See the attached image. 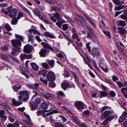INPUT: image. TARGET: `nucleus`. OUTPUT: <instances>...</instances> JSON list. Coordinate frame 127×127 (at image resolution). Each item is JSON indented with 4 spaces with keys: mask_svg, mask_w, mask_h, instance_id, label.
Instances as JSON below:
<instances>
[{
    "mask_svg": "<svg viewBox=\"0 0 127 127\" xmlns=\"http://www.w3.org/2000/svg\"><path fill=\"white\" fill-rule=\"evenodd\" d=\"M15 37L16 38L19 39L20 40L17 39H12L11 40L12 46L15 47L12 49L11 52V54L13 55H16L15 52L20 51L21 45L20 41H23V39L25 37L24 36L18 34H16Z\"/></svg>",
    "mask_w": 127,
    "mask_h": 127,
    "instance_id": "f257e3e1",
    "label": "nucleus"
},
{
    "mask_svg": "<svg viewBox=\"0 0 127 127\" xmlns=\"http://www.w3.org/2000/svg\"><path fill=\"white\" fill-rule=\"evenodd\" d=\"M2 11L6 15L10 16L11 18L16 17L17 15V10L15 9H11L10 6L6 8H3L2 9Z\"/></svg>",
    "mask_w": 127,
    "mask_h": 127,
    "instance_id": "f03ea898",
    "label": "nucleus"
},
{
    "mask_svg": "<svg viewBox=\"0 0 127 127\" xmlns=\"http://www.w3.org/2000/svg\"><path fill=\"white\" fill-rule=\"evenodd\" d=\"M20 95L18 96L19 99L23 101H27L29 98V95L30 93V91L27 90L20 91H19Z\"/></svg>",
    "mask_w": 127,
    "mask_h": 127,
    "instance_id": "7ed1b4c3",
    "label": "nucleus"
},
{
    "mask_svg": "<svg viewBox=\"0 0 127 127\" xmlns=\"http://www.w3.org/2000/svg\"><path fill=\"white\" fill-rule=\"evenodd\" d=\"M114 111L113 110L105 111L101 115V118L103 119L107 117L109 120H111L114 118Z\"/></svg>",
    "mask_w": 127,
    "mask_h": 127,
    "instance_id": "20e7f679",
    "label": "nucleus"
},
{
    "mask_svg": "<svg viewBox=\"0 0 127 127\" xmlns=\"http://www.w3.org/2000/svg\"><path fill=\"white\" fill-rule=\"evenodd\" d=\"M91 51V55L93 57H99L100 56V51L97 48L94 47L92 48Z\"/></svg>",
    "mask_w": 127,
    "mask_h": 127,
    "instance_id": "39448f33",
    "label": "nucleus"
},
{
    "mask_svg": "<svg viewBox=\"0 0 127 127\" xmlns=\"http://www.w3.org/2000/svg\"><path fill=\"white\" fill-rule=\"evenodd\" d=\"M33 47L31 45L27 44L24 47V52L26 53H30L32 51Z\"/></svg>",
    "mask_w": 127,
    "mask_h": 127,
    "instance_id": "423d86ee",
    "label": "nucleus"
},
{
    "mask_svg": "<svg viewBox=\"0 0 127 127\" xmlns=\"http://www.w3.org/2000/svg\"><path fill=\"white\" fill-rule=\"evenodd\" d=\"M47 78L49 81H53L55 80V76L52 72H49L47 75Z\"/></svg>",
    "mask_w": 127,
    "mask_h": 127,
    "instance_id": "0eeeda50",
    "label": "nucleus"
},
{
    "mask_svg": "<svg viewBox=\"0 0 127 127\" xmlns=\"http://www.w3.org/2000/svg\"><path fill=\"white\" fill-rule=\"evenodd\" d=\"M61 86L62 88L64 90L68 87L70 88L73 87L74 88L75 86L74 84L72 85H69L66 82H63L61 84Z\"/></svg>",
    "mask_w": 127,
    "mask_h": 127,
    "instance_id": "6e6552de",
    "label": "nucleus"
},
{
    "mask_svg": "<svg viewBox=\"0 0 127 127\" xmlns=\"http://www.w3.org/2000/svg\"><path fill=\"white\" fill-rule=\"evenodd\" d=\"M50 18L54 22H56L57 20H59L60 19V14L58 12H56L54 16L50 17Z\"/></svg>",
    "mask_w": 127,
    "mask_h": 127,
    "instance_id": "1a4fd4ad",
    "label": "nucleus"
},
{
    "mask_svg": "<svg viewBox=\"0 0 127 127\" xmlns=\"http://www.w3.org/2000/svg\"><path fill=\"white\" fill-rule=\"evenodd\" d=\"M126 117H127V112L124 111L122 115L119 117L118 120L119 122L121 123L122 122L125 120Z\"/></svg>",
    "mask_w": 127,
    "mask_h": 127,
    "instance_id": "9d476101",
    "label": "nucleus"
},
{
    "mask_svg": "<svg viewBox=\"0 0 127 127\" xmlns=\"http://www.w3.org/2000/svg\"><path fill=\"white\" fill-rule=\"evenodd\" d=\"M75 105L80 110L83 109L84 106L83 102L81 101H77L75 102Z\"/></svg>",
    "mask_w": 127,
    "mask_h": 127,
    "instance_id": "9b49d317",
    "label": "nucleus"
},
{
    "mask_svg": "<svg viewBox=\"0 0 127 127\" xmlns=\"http://www.w3.org/2000/svg\"><path fill=\"white\" fill-rule=\"evenodd\" d=\"M26 85L30 88L37 90L39 88V84L38 83H35L34 85L32 84H27Z\"/></svg>",
    "mask_w": 127,
    "mask_h": 127,
    "instance_id": "f8f14e48",
    "label": "nucleus"
},
{
    "mask_svg": "<svg viewBox=\"0 0 127 127\" xmlns=\"http://www.w3.org/2000/svg\"><path fill=\"white\" fill-rule=\"evenodd\" d=\"M118 32L121 34H124L126 33L127 31L124 27H120L117 28Z\"/></svg>",
    "mask_w": 127,
    "mask_h": 127,
    "instance_id": "ddd939ff",
    "label": "nucleus"
},
{
    "mask_svg": "<svg viewBox=\"0 0 127 127\" xmlns=\"http://www.w3.org/2000/svg\"><path fill=\"white\" fill-rule=\"evenodd\" d=\"M41 44L43 46L44 48L49 49L52 51H54V50L51 46L46 43L42 42L41 43Z\"/></svg>",
    "mask_w": 127,
    "mask_h": 127,
    "instance_id": "4468645a",
    "label": "nucleus"
},
{
    "mask_svg": "<svg viewBox=\"0 0 127 127\" xmlns=\"http://www.w3.org/2000/svg\"><path fill=\"white\" fill-rule=\"evenodd\" d=\"M87 29L89 31V32L92 34L93 37L95 38H97V37L96 35V34L95 33L94 31L91 27L88 26L87 27Z\"/></svg>",
    "mask_w": 127,
    "mask_h": 127,
    "instance_id": "2eb2a0df",
    "label": "nucleus"
},
{
    "mask_svg": "<svg viewBox=\"0 0 127 127\" xmlns=\"http://www.w3.org/2000/svg\"><path fill=\"white\" fill-rule=\"evenodd\" d=\"M30 103L31 104L30 107L31 108L32 110H35L37 108V104L35 102L32 101L30 102Z\"/></svg>",
    "mask_w": 127,
    "mask_h": 127,
    "instance_id": "dca6fc26",
    "label": "nucleus"
},
{
    "mask_svg": "<svg viewBox=\"0 0 127 127\" xmlns=\"http://www.w3.org/2000/svg\"><path fill=\"white\" fill-rule=\"evenodd\" d=\"M12 104L16 106H18L22 104V102L21 101H16L15 99L13 98L12 100Z\"/></svg>",
    "mask_w": 127,
    "mask_h": 127,
    "instance_id": "f3484780",
    "label": "nucleus"
},
{
    "mask_svg": "<svg viewBox=\"0 0 127 127\" xmlns=\"http://www.w3.org/2000/svg\"><path fill=\"white\" fill-rule=\"evenodd\" d=\"M47 52V50L44 49L41 50L39 52V54L41 57H45L46 56V53Z\"/></svg>",
    "mask_w": 127,
    "mask_h": 127,
    "instance_id": "a211bd4d",
    "label": "nucleus"
},
{
    "mask_svg": "<svg viewBox=\"0 0 127 127\" xmlns=\"http://www.w3.org/2000/svg\"><path fill=\"white\" fill-rule=\"evenodd\" d=\"M47 71V70L44 69L41 71H39L38 72V74L40 75L39 76H41L42 75L43 76H46Z\"/></svg>",
    "mask_w": 127,
    "mask_h": 127,
    "instance_id": "6ab92c4d",
    "label": "nucleus"
},
{
    "mask_svg": "<svg viewBox=\"0 0 127 127\" xmlns=\"http://www.w3.org/2000/svg\"><path fill=\"white\" fill-rule=\"evenodd\" d=\"M121 91L124 96L127 98V88H123L121 89Z\"/></svg>",
    "mask_w": 127,
    "mask_h": 127,
    "instance_id": "aec40b11",
    "label": "nucleus"
},
{
    "mask_svg": "<svg viewBox=\"0 0 127 127\" xmlns=\"http://www.w3.org/2000/svg\"><path fill=\"white\" fill-rule=\"evenodd\" d=\"M0 58L2 60L6 61H9V59L7 56L4 54H1L0 55Z\"/></svg>",
    "mask_w": 127,
    "mask_h": 127,
    "instance_id": "412c9836",
    "label": "nucleus"
},
{
    "mask_svg": "<svg viewBox=\"0 0 127 127\" xmlns=\"http://www.w3.org/2000/svg\"><path fill=\"white\" fill-rule=\"evenodd\" d=\"M37 116L41 115L43 117H45V114L44 112L42 110H39L36 112Z\"/></svg>",
    "mask_w": 127,
    "mask_h": 127,
    "instance_id": "4be33fe9",
    "label": "nucleus"
},
{
    "mask_svg": "<svg viewBox=\"0 0 127 127\" xmlns=\"http://www.w3.org/2000/svg\"><path fill=\"white\" fill-rule=\"evenodd\" d=\"M124 13L121 15L120 18L124 20L127 19L126 22H127V11H124Z\"/></svg>",
    "mask_w": 127,
    "mask_h": 127,
    "instance_id": "5701e85b",
    "label": "nucleus"
},
{
    "mask_svg": "<svg viewBox=\"0 0 127 127\" xmlns=\"http://www.w3.org/2000/svg\"><path fill=\"white\" fill-rule=\"evenodd\" d=\"M5 111L3 110H0V117L2 118L5 119V120L7 119V116L4 115Z\"/></svg>",
    "mask_w": 127,
    "mask_h": 127,
    "instance_id": "b1692460",
    "label": "nucleus"
},
{
    "mask_svg": "<svg viewBox=\"0 0 127 127\" xmlns=\"http://www.w3.org/2000/svg\"><path fill=\"white\" fill-rule=\"evenodd\" d=\"M71 74L72 75L74 76V77L75 78V81L77 85H78L79 84V82L77 76L75 73L73 71H72Z\"/></svg>",
    "mask_w": 127,
    "mask_h": 127,
    "instance_id": "393cba45",
    "label": "nucleus"
},
{
    "mask_svg": "<svg viewBox=\"0 0 127 127\" xmlns=\"http://www.w3.org/2000/svg\"><path fill=\"white\" fill-rule=\"evenodd\" d=\"M31 65L32 66L33 69L35 70H37L39 68L38 66L35 63H31Z\"/></svg>",
    "mask_w": 127,
    "mask_h": 127,
    "instance_id": "a878e982",
    "label": "nucleus"
},
{
    "mask_svg": "<svg viewBox=\"0 0 127 127\" xmlns=\"http://www.w3.org/2000/svg\"><path fill=\"white\" fill-rule=\"evenodd\" d=\"M41 106L43 109H48L49 105L47 103L45 102L42 103L41 104Z\"/></svg>",
    "mask_w": 127,
    "mask_h": 127,
    "instance_id": "bb28decb",
    "label": "nucleus"
},
{
    "mask_svg": "<svg viewBox=\"0 0 127 127\" xmlns=\"http://www.w3.org/2000/svg\"><path fill=\"white\" fill-rule=\"evenodd\" d=\"M64 22V21L61 20H59L56 23V25L59 27L60 28L61 27L62 24Z\"/></svg>",
    "mask_w": 127,
    "mask_h": 127,
    "instance_id": "cd10ccee",
    "label": "nucleus"
},
{
    "mask_svg": "<svg viewBox=\"0 0 127 127\" xmlns=\"http://www.w3.org/2000/svg\"><path fill=\"white\" fill-rule=\"evenodd\" d=\"M45 35L46 36L51 38H54V36L51 33L47 31L45 32Z\"/></svg>",
    "mask_w": 127,
    "mask_h": 127,
    "instance_id": "c85d7f7f",
    "label": "nucleus"
},
{
    "mask_svg": "<svg viewBox=\"0 0 127 127\" xmlns=\"http://www.w3.org/2000/svg\"><path fill=\"white\" fill-rule=\"evenodd\" d=\"M72 38L74 39H76L78 42L80 41V39L77 34L76 33H74L72 35Z\"/></svg>",
    "mask_w": 127,
    "mask_h": 127,
    "instance_id": "c756f323",
    "label": "nucleus"
},
{
    "mask_svg": "<svg viewBox=\"0 0 127 127\" xmlns=\"http://www.w3.org/2000/svg\"><path fill=\"white\" fill-rule=\"evenodd\" d=\"M11 20V23L12 25H16L17 24V22L18 21L16 17H13Z\"/></svg>",
    "mask_w": 127,
    "mask_h": 127,
    "instance_id": "7c9ffc66",
    "label": "nucleus"
},
{
    "mask_svg": "<svg viewBox=\"0 0 127 127\" xmlns=\"http://www.w3.org/2000/svg\"><path fill=\"white\" fill-rule=\"evenodd\" d=\"M27 117L28 118V120L29 121H28L26 120H24L23 121L24 122H26L28 124V125H32L33 124L32 122L31 121V119L30 118L29 116L28 115Z\"/></svg>",
    "mask_w": 127,
    "mask_h": 127,
    "instance_id": "2f4dec72",
    "label": "nucleus"
},
{
    "mask_svg": "<svg viewBox=\"0 0 127 127\" xmlns=\"http://www.w3.org/2000/svg\"><path fill=\"white\" fill-rule=\"evenodd\" d=\"M74 21L78 25L81 26L82 25V24L81 21L77 18H76L74 19Z\"/></svg>",
    "mask_w": 127,
    "mask_h": 127,
    "instance_id": "473e14b6",
    "label": "nucleus"
},
{
    "mask_svg": "<svg viewBox=\"0 0 127 127\" xmlns=\"http://www.w3.org/2000/svg\"><path fill=\"white\" fill-rule=\"evenodd\" d=\"M22 86H20L18 87L13 86L12 87L14 91L16 92H17L20 89L22 88Z\"/></svg>",
    "mask_w": 127,
    "mask_h": 127,
    "instance_id": "72a5a7b5",
    "label": "nucleus"
},
{
    "mask_svg": "<svg viewBox=\"0 0 127 127\" xmlns=\"http://www.w3.org/2000/svg\"><path fill=\"white\" fill-rule=\"evenodd\" d=\"M56 127H64L63 124L59 122H57L55 123V124Z\"/></svg>",
    "mask_w": 127,
    "mask_h": 127,
    "instance_id": "f704fd0d",
    "label": "nucleus"
},
{
    "mask_svg": "<svg viewBox=\"0 0 127 127\" xmlns=\"http://www.w3.org/2000/svg\"><path fill=\"white\" fill-rule=\"evenodd\" d=\"M107 95V93L105 91L101 92L100 93V98H101L103 97L106 96Z\"/></svg>",
    "mask_w": 127,
    "mask_h": 127,
    "instance_id": "c9c22d12",
    "label": "nucleus"
},
{
    "mask_svg": "<svg viewBox=\"0 0 127 127\" xmlns=\"http://www.w3.org/2000/svg\"><path fill=\"white\" fill-rule=\"evenodd\" d=\"M53 95L51 94L46 93V94H44L43 96L47 99H48L51 97L53 96Z\"/></svg>",
    "mask_w": 127,
    "mask_h": 127,
    "instance_id": "e433bc0d",
    "label": "nucleus"
},
{
    "mask_svg": "<svg viewBox=\"0 0 127 127\" xmlns=\"http://www.w3.org/2000/svg\"><path fill=\"white\" fill-rule=\"evenodd\" d=\"M84 16L87 21L90 23L93 21L91 18L87 16L86 14H85Z\"/></svg>",
    "mask_w": 127,
    "mask_h": 127,
    "instance_id": "4c0bfd02",
    "label": "nucleus"
},
{
    "mask_svg": "<svg viewBox=\"0 0 127 127\" xmlns=\"http://www.w3.org/2000/svg\"><path fill=\"white\" fill-rule=\"evenodd\" d=\"M28 37H29V41L33 40L34 38V35L31 34L30 33H27Z\"/></svg>",
    "mask_w": 127,
    "mask_h": 127,
    "instance_id": "58836bf2",
    "label": "nucleus"
},
{
    "mask_svg": "<svg viewBox=\"0 0 127 127\" xmlns=\"http://www.w3.org/2000/svg\"><path fill=\"white\" fill-rule=\"evenodd\" d=\"M22 8L30 16H31L30 14V12L27 8L23 6H22Z\"/></svg>",
    "mask_w": 127,
    "mask_h": 127,
    "instance_id": "ea45409f",
    "label": "nucleus"
},
{
    "mask_svg": "<svg viewBox=\"0 0 127 127\" xmlns=\"http://www.w3.org/2000/svg\"><path fill=\"white\" fill-rule=\"evenodd\" d=\"M33 12L37 16H38L40 14V12L39 10L37 8H35L33 11Z\"/></svg>",
    "mask_w": 127,
    "mask_h": 127,
    "instance_id": "a19ab883",
    "label": "nucleus"
},
{
    "mask_svg": "<svg viewBox=\"0 0 127 127\" xmlns=\"http://www.w3.org/2000/svg\"><path fill=\"white\" fill-rule=\"evenodd\" d=\"M124 5H119L116 6L115 9L117 10H119L124 8Z\"/></svg>",
    "mask_w": 127,
    "mask_h": 127,
    "instance_id": "79ce46f5",
    "label": "nucleus"
},
{
    "mask_svg": "<svg viewBox=\"0 0 127 127\" xmlns=\"http://www.w3.org/2000/svg\"><path fill=\"white\" fill-rule=\"evenodd\" d=\"M119 24L120 26L122 27H125L126 25L125 22L122 20L119 21Z\"/></svg>",
    "mask_w": 127,
    "mask_h": 127,
    "instance_id": "37998d69",
    "label": "nucleus"
},
{
    "mask_svg": "<svg viewBox=\"0 0 127 127\" xmlns=\"http://www.w3.org/2000/svg\"><path fill=\"white\" fill-rule=\"evenodd\" d=\"M26 54L24 53L22 54L20 56L21 59L22 61L24 59H26Z\"/></svg>",
    "mask_w": 127,
    "mask_h": 127,
    "instance_id": "c03bdc74",
    "label": "nucleus"
},
{
    "mask_svg": "<svg viewBox=\"0 0 127 127\" xmlns=\"http://www.w3.org/2000/svg\"><path fill=\"white\" fill-rule=\"evenodd\" d=\"M76 42L77 45L78 46V47H75V48L77 50H78L79 49L80 47L82 46L83 44L81 42H80L79 43L77 42Z\"/></svg>",
    "mask_w": 127,
    "mask_h": 127,
    "instance_id": "a18cd8bd",
    "label": "nucleus"
},
{
    "mask_svg": "<svg viewBox=\"0 0 127 127\" xmlns=\"http://www.w3.org/2000/svg\"><path fill=\"white\" fill-rule=\"evenodd\" d=\"M116 83L119 87L120 88H121L122 87L125 86L120 81L117 82Z\"/></svg>",
    "mask_w": 127,
    "mask_h": 127,
    "instance_id": "49530a36",
    "label": "nucleus"
},
{
    "mask_svg": "<svg viewBox=\"0 0 127 127\" xmlns=\"http://www.w3.org/2000/svg\"><path fill=\"white\" fill-rule=\"evenodd\" d=\"M63 29L64 31L67 30L68 28V25L67 24H64L62 26Z\"/></svg>",
    "mask_w": 127,
    "mask_h": 127,
    "instance_id": "de8ad7c7",
    "label": "nucleus"
},
{
    "mask_svg": "<svg viewBox=\"0 0 127 127\" xmlns=\"http://www.w3.org/2000/svg\"><path fill=\"white\" fill-rule=\"evenodd\" d=\"M5 28L8 31H10L12 30L10 25L7 23L5 25Z\"/></svg>",
    "mask_w": 127,
    "mask_h": 127,
    "instance_id": "09e8293b",
    "label": "nucleus"
},
{
    "mask_svg": "<svg viewBox=\"0 0 127 127\" xmlns=\"http://www.w3.org/2000/svg\"><path fill=\"white\" fill-rule=\"evenodd\" d=\"M1 49L3 51H6L8 50V46L6 45H5L1 47Z\"/></svg>",
    "mask_w": 127,
    "mask_h": 127,
    "instance_id": "8fccbe9b",
    "label": "nucleus"
},
{
    "mask_svg": "<svg viewBox=\"0 0 127 127\" xmlns=\"http://www.w3.org/2000/svg\"><path fill=\"white\" fill-rule=\"evenodd\" d=\"M35 30L33 29H30L28 31V32L30 34L33 33L34 34H35Z\"/></svg>",
    "mask_w": 127,
    "mask_h": 127,
    "instance_id": "3c124183",
    "label": "nucleus"
},
{
    "mask_svg": "<svg viewBox=\"0 0 127 127\" xmlns=\"http://www.w3.org/2000/svg\"><path fill=\"white\" fill-rule=\"evenodd\" d=\"M111 109V107H109L108 106H104L102 108V109L101 110V111L102 112H103V111L107 109Z\"/></svg>",
    "mask_w": 127,
    "mask_h": 127,
    "instance_id": "603ef678",
    "label": "nucleus"
},
{
    "mask_svg": "<svg viewBox=\"0 0 127 127\" xmlns=\"http://www.w3.org/2000/svg\"><path fill=\"white\" fill-rule=\"evenodd\" d=\"M110 121L111 120H109L108 119V118H107L106 119H105L104 121L103 122L102 124L104 126H106L108 122Z\"/></svg>",
    "mask_w": 127,
    "mask_h": 127,
    "instance_id": "864d4df0",
    "label": "nucleus"
},
{
    "mask_svg": "<svg viewBox=\"0 0 127 127\" xmlns=\"http://www.w3.org/2000/svg\"><path fill=\"white\" fill-rule=\"evenodd\" d=\"M42 65L43 67L46 68L48 69L49 68V66L48 64L46 63H43L42 64Z\"/></svg>",
    "mask_w": 127,
    "mask_h": 127,
    "instance_id": "5fc2aeb1",
    "label": "nucleus"
},
{
    "mask_svg": "<svg viewBox=\"0 0 127 127\" xmlns=\"http://www.w3.org/2000/svg\"><path fill=\"white\" fill-rule=\"evenodd\" d=\"M23 14L22 12H19L18 13V16L17 18L18 19H19L21 17H23Z\"/></svg>",
    "mask_w": 127,
    "mask_h": 127,
    "instance_id": "6e6d98bb",
    "label": "nucleus"
},
{
    "mask_svg": "<svg viewBox=\"0 0 127 127\" xmlns=\"http://www.w3.org/2000/svg\"><path fill=\"white\" fill-rule=\"evenodd\" d=\"M113 2L117 5H120L123 3H121L119 0H112Z\"/></svg>",
    "mask_w": 127,
    "mask_h": 127,
    "instance_id": "4d7b16f0",
    "label": "nucleus"
},
{
    "mask_svg": "<svg viewBox=\"0 0 127 127\" xmlns=\"http://www.w3.org/2000/svg\"><path fill=\"white\" fill-rule=\"evenodd\" d=\"M35 102H35L36 103H40L41 102V99L39 97L36 98L35 99Z\"/></svg>",
    "mask_w": 127,
    "mask_h": 127,
    "instance_id": "13d9d810",
    "label": "nucleus"
},
{
    "mask_svg": "<svg viewBox=\"0 0 127 127\" xmlns=\"http://www.w3.org/2000/svg\"><path fill=\"white\" fill-rule=\"evenodd\" d=\"M59 117L62 119L64 122H65L67 120V119L66 118L62 115H60Z\"/></svg>",
    "mask_w": 127,
    "mask_h": 127,
    "instance_id": "bf43d9fd",
    "label": "nucleus"
},
{
    "mask_svg": "<svg viewBox=\"0 0 127 127\" xmlns=\"http://www.w3.org/2000/svg\"><path fill=\"white\" fill-rule=\"evenodd\" d=\"M86 46L87 48L88 51L89 52H91V47L90 46V43H88L86 44Z\"/></svg>",
    "mask_w": 127,
    "mask_h": 127,
    "instance_id": "052dcab7",
    "label": "nucleus"
},
{
    "mask_svg": "<svg viewBox=\"0 0 127 127\" xmlns=\"http://www.w3.org/2000/svg\"><path fill=\"white\" fill-rule=\"evenodd\" d=\"M102 69L106 73L108 72L109 70L108 68L107 67V66L105 67H102Z\"/></svg>",
    "mask_w": 127,
    "mask_h": 127,
    "instance_id": "680f3d73",
    "label": "nucleus"
},
{
    "mask_svg": "<svg viewBox=\"0 0 127 127\" xmlns=\"http://www.w3.org/2000/svg\"><path fill=\"white\" fill-rule=\"evenodd\" d=\"M48 62L50 66H53L54 62L53 60L48 61Z\"/></svg>",
    "mask_w": 127,
    "mask_h": 127,
    "instance_id": "e2e57ef3",
    "label": "nucleus"
},
{
    "mask_svg": "<svg viewBox=\"0 0 127 127\" xmlns=\"http://www.w3.org/2000/svg\"><path fill=\"white\" fill-rule=\"evenodd\" d=\"M47 2L53 5L55 4V3L52 0H44Z\"/></svg>",
    "mask_w": 127,
    "mask_h": 127,
    "instance_id": "0e129e2a",
    "label": "nucleus"
},
{
    "mask_svg": "<svg viewBox=\"0 0 127 127\" xmlns=\"http://www.w3.org/2000/svg\"><path fill=\"white\" fill-rule=\"evenodd\" d=\"M90 33L89 32H87V38L90 39H92V37Z\"/></svg>",
    "mask_w": 127,
    "mask_h": 127,
    "instance_id": "69168bd1",
    "label": "nucleus"
},
{
    "mask_svg": "<svg viewBox=\"0 0 127 127\" xmlns=\"http://www.w3.org/2000/svg\"><path fill=\"white\" fill-rule=\"evenodd\" d=\"M92 62L95 67L96 68L97 70L99 71L100 70L96 66V65L95 61H94L93 60Z\"/></svg>",
    "mask_w": 127,
    "mask_h": 127,
    "instance_id": "338daca9",
    "label": "nucleus"
},
{
    "mask_svg": "<svg viewBox=\"0 0 127 127\" xmlns=\"http://www.w3.org/2000/svg\"><path fill=\"white\" fill-rule=\"evenodd\" d=\"M110 95L112 97H114L116 95L115 92L113 91H111L109 93Z\"/></svg>",
    "mask_w": 127,
    "mask_h": 127,
    "instance_id": "774afa93",
    "label": "nucleus"
}]
</instances>
